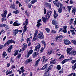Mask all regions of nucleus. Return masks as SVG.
<instances>
[{
	"instance_id": "1",
	"label": "nucleus",
	"mask_w": 76,
	"mask_h": 76,
	"mask_svg": "<svg viewBox=\"0 0 76 76\" xmlns=\"http://www.w3.org/2000/svg\"><path fill=\"white\" fill-rule=\"evenodd\" d=\"M37 37L41 39H43V38H44V35H43V33L42 32H40L37 35Z\"/></svg>"
},
{
	"instance_id": "2",
	"label": "nucleus",
	"mask_w": 76,
	"mask_h": 76,
	"mask_svg": "<svg viewBox=\"0 0 76 76\" xmlns=\"http://www.w3.org/2000/svg\"><path fill=\"white\" fill-rule=\"evenodd\" d=\"M10 43H14V44H15V42L12 39H11L10 40H8L7 42L5 43L4 45H7H7L8 46Z\"/></svg>"
},
{
	"instance_id": "3",
	"label": "nucleus",
	"mask_w": 76,
	"mask_h": 76,
	"mask_svg": "<svg viewBox=\"0 0 76 76\" xmlns=\"http://www.w3.org/2000/svg\"><path fill=\"white\" fill-rule=\"evenodd\" d=\"M51 13H52V12L50 11H49L48 12L47 15H46V19L47 20H48L49 19L50 17V16H51Z\"/></svg>"
},
{
	"instance_id": "4",
	"label": "nucleus",
	"mask_w": 76,
	"mask_h": 76,
	"mask_svg": "<svg viewBox=\"0 0 76 76\" xmlns=\"http://www.w3.org/2000/svg\"><path fill=\"white\" fill-rule=\"evenodd\" d=\"M64 44H65V45H69L71 44V42L68 39H66L64 41Z\"/></svg>"
},
{
	"instance_id": "5",
	"label": "nucleus",
	"mask_w": 76,
	"mask_h": 76,
	"mask_svg": "<svg viewBox=\"0 0 76 76\" xmlns=\"http://www.w3.org/2000/svg\"><path fill=\"white\" fill-rule=\"evenodd\" d=\"M27 48V45L26 43H24L23 45V48H22V51H23Z\"/></svg>"
},
{
	"instance_id": "6",
	"label": "nucleus",
	"mask_w": 76,
	"mask_h": 76,
	"mask_svg": "<svg viewBox=\"0 0 76 76\" xmlns=\"http://www.w3.org/2000/svg\"><path fill=\"white\" fill-rule=\"evenodd\" d=\"M40 47H41V45H40V43H39L38 45L35 47L34 51H37V49H39Z\"/></svg>"
},
{
	"instance_id": "7",
	"label": "nucleus",
	"mask_w": 76,
	"mask_h": 76,
	"mask_svg": "<svg viewBox=\"0 0 76 76\" xmlns=\"http://www.w3.org/2000/svg\"><path fill=\"white\" fill-rule=\"evenodd\" d=\"M7 10H5L3 14H1V16L2 17H3L4 18H6V16L7 15Z\"/></svg>"
},
{
	"instance_id": "8",
	"label": "nucleus",
	"mask_w": 76,
	"mask_h": 76,
	"mask_svg": "<svg viewBox=\"0 0 76 76\" xmlns=\"http://www.w3.org/2000/svg\"><path fill=\"white\" fill-rule=\"evenodd\" d=\"M32 53H33V50L32 49L29 51L26 56L27 57H29V56H30L31 54H32Z\"/></svg>"
},
{
	"instance_id": "9",
	"label": "nucleus",
	"mask_w": 76,
	"mask_h": 76,
	"mask_svg": "<svg viewBox=\"0 0 76 76\" xmlns=\"http://www.w3.org/2000/svg\"><path fill=\"white\" fill-rule=\"evenodd\" d=\"M32 59L31 58H29L28 59L26 60V61H25L26 64H28L30 62H32Z\"/></svg>"
},
{
	"instance_id": "10",
	"label": "nucleus",
	"mask_w": 76,
	"mask_h": 76,
	"mask_svg": "<svg viewBox=\"0 0 76 76\" xmlns=\"http://www.w3.org/2000/svg\"><path fill=\"white\" fill-rule=\"evenodd\" d=\"M19 30H18V29H16L13 31V33L14 34H15V35H17V34L19 32Z\"/></svg>"
},
{
	"instance_id": "11",
	"label": "nucleus",
	"mask_w": 76,
	"mask_h": 76,
	"mask_svg": "<svg viewBox=\"0 0 76 76\" xmlns=\"http://www.w3.org/2000/svg\"><path fill=\"white\" fill-rule=\"evenodd\" d=\"M40 60H41V58H39L38 60L36 62V64L34 65L35 67H36V66H38V63L39 62Z\"/></svg>"
},
{
	"instance_id": "12",
	"label": "nucleus",
	"mask_w": 76,
	"mask_h": 76,
	"mask_svg": "<svg viewBox=\"0 0 76 76\" xmlns=\"http://www.w3.org/2000/svg\"><path fill=\"white\" fill-rule=\"evenodd\" d=\"M72 50H73V48H68L66 50L67 54H69Z\"/></svg>"
},
{
	"instance_id": "13",
	"label": "nucleus",
	"mask_w": 76,
	"mask_h": 76,
	"mask_svg": "<svg viewBox=\"0 0 76 76\" xmlns=\"http://www.w3.org/2000/svg\"><path fill=\"white\" fill-rule=\"evenodd\" d=\"M54 18L55 19H56L57 17V16H58V14H57V13H56V11L55 10H54Z\"/></svg>"
},
{
	"instance_id": "14",
	"label": "nucleus",
	"mask_w": 76,
	"mask_h": 76,
	"mask_svg": "<svg viewBox=\"0 0 76 76\" xmlns=\"http://www.w3.org/2000/svg\"><path fill=\"white\" fill-rule=\"evenodd\" d=\"M20 57H21V54L20 53H18L17 55V56L16 58V60H19L20 58Z\"/></svg>"
},
{
	"instance_id": "15",
	"label": "nucleus",
	"mask_w": 76,
	"mask_h": 76,
	"mask_svg": "<svg viewBox=\"0 0 76 76\" xmlns=\"http://www.w3.org/2000/svg\"><path fill=\"white\" fill-rule=\"evenodd\" d=\"M20 25V23H18L17 22H15L13 24V26H19Z\"/></svg>"
},
{
	"instance_id": "16",
	"label": "nucleus",
	"mask_w": 76,
	"mask_h": 76,
	"mask_svg": "<svg viewBox=\"0 0 76 76\" xmlns=\"http://www.w3.org/2000/svg\"><path fill=\"white\" fill-rule=\"evenodd\" d=\"M48 72H49L46 71L44 73V76H50Z\"/></svg>"
},
{
	"instance_id": "17",
	"label": "nucleus",
	"mask_w": 76,
	"mask_h": 76,
	"mask_svg": "<svg viewBox=\"0 0 76 76\" xmlns=\"http://www.w3.org/2000/svg\"><path fill=\"white\" fill-rule=\"evenodd\" d=\"M67 26H64V29L63 31V32H64L65 34L67 32Z\"/></svg>"
},
{
	"instance_id": "18",
	"label": "nucleus",
	"mask_w": 76,
	"mask_h": 76,
	"mask_svg": "<svg viewBox=\"0 0 76 76\" xmlns=\"http://www.w3.org/2000/svg\"><path fill=\"white\" fill-rule=\"evenodd\" d=\"M13 52L14 53H15L14 54V56H16V55H17L19 53V50H15Z\"/></svg>"
},
{
	"instance_id": "19",
	"label": "nucleus",
	"mask_w": 76,
	"mask_h": 76,
	"mask_svg": "<svg viewBox=\"0 0 76 76\" xmlns=\"http://www.w3.org/2000/svg\"><path fill=\"white\" fill-rule=\"evenodd\" d=\"M48 64H45L42 68V70H44L45 69H47L48 68V66H47Z\"/></svg>"
},
{
	"instance_id": "20",
	"label": "nucleus",
	"mask_w": 76,
	"mask_h": 76,
	"mask_svg": "<svg viewBox=\"0 0 76 76\" xmlns=\"http://www.w3.org/2000/svg\"><path fill=\"white\" fill-rule=\"evenodd\" d=\"M76 8H74L72 10V13H74V15H75V13H76Z\"/></svg>"
},
{
	"instance_id": "21",
	"label": "nucleus",
	"mask_w": 76,
	"mask_h": 76,
	"mask_svg": "<svg viewBox=\"0 0 76 76\" xmlns=\"http://www.w3.org/2000/svg\"><path fill=\"white\" fill-rule=\"evenodd\" d=\"M71 42L74 45H76V40H72L71 41Z\"/></svg>"
},
{
	"instance_id": "22",
	"label": "nucleus",
	"mask_w": 76,
	"mask_h": 76,
	"mask_svg": "<svg viewBox=\"0 0 76 76\" xmlns=\"http://www.w3.org/2000/svg\"><path fill=\"white\" fill-rule=\"evenodd\" d=\"M73 7V6H68L67 7V8L68 9V11L69 12H70V10H71V8H72Z\"/></svg>"
},
{
	"instance_id": "23",
	"label": "nucleus",
	"mask_w": 76,
	"mask_h": 76,
	"mask_svg": "<svg viewBox=\"0 0 76 76\" xmlns=\"http://www.w3.org/2000/svg\"><path fill=\"white\" fill-rule=\"evenodd\" d=\"M50 63V64L53 63V64H56V59H54L53 61H51Z\"/></svg>"
},
{
	"instance_id": "24",
	"label": "nucleus",
	"mask_w": 76,
	"mask_h": 76,
	"mask_svg": "<svg viewBox=\"0 0 76 76\" xmlns=\"http://www.w3.org/2000/svg\"><path fill=\"white\" fill-rule=\"evenodd\" d=\"M7 56V54L5 52H4L3 53V54H2V58H4V57H5Z\"/></svg>"
},
{
	"instance_id": "25",
	"label": "nucleus",
	"mask_w": 76,
	"mask_h": 76,
	"mask_svg": "<svg viewBox=\"0 0 76 76\" xmlns=\"http://www.w3.org/2000/svg\"><path fill=\"white\" fill-rule=\"evenodd\" d=\"M52 23L53 25H56L57 24V22L54 20H52Z\"/></svg>"
},
{
	"instance_id": "26",
	"label": "nucleus",
	"mask_w": 76,
	"mask_h": 76,
	"mask_svg": "<svg viewBox=\"0 0 76 76\" xmlns=\"http://www.w3.org/2000/svg\"><path fill=\"white\" fill-rule=\"evenodd\" d=\"M52 68H53V66L50 65L49 66L48 69L47 70V71H48V72H49V71H50V70Z\"/></svg>"
},
{
	"instance_id": "27",
	"label": "nucleus",
	"mask_w": 76,
	"mask_h": 76,
	"mask_svg": "<svg viewBox=\"0 0 76 76\" xmlns=\"http://www.w3.org/2000/svg\"><path fill=\"white\" fill-rule=\"evenodd\" d=\"M36 2H37V0H32L31 2V4H34V3H35Z\"/></svg>"
},
{
	"instance_id": "28",
	"label": "nucleus",
	"mask_w": 76,
	"mask_h": 76,
	"mask_svg": "<svg viewBox=\"0 0 76 76\" xmlns=\"http://www.w3.org/2000/svg\"><path fill=\"white\" fill-rule=\"evenodd\" d=\"M41 42L42 44H44V48H45V47L46 46V44H45V42L44 40H43Z\"/></svg>"
},
{
	"instance_id": "29",
	"label": "nucleus",
	"mask_w": 76,
	"mask_h": 76,
	"mask_svg": "<svg viewBox=\"0 0 76 76\" xmlns=\"http://www.w3.org/2000/svg\"><path fill=\"white\" fill-rule=\"evenodd\" d=\"M64 58V56L63 55H62L60 57L58 58L59 60H62L63 58Z\"/></svg>"
},
{
	"instance_id": "30",
	"label": "nucleus",
	"mask_w": 76,
	"mask_h": 76,
	"mask_svg": "<svg viewBox=\"0 0 76 76\" xmlns=\"http://www.w3.org/2000/svg\"><path fill=\"white\" fill-rule=\"evenodd\" d=\"M37 52H34L33 53V54L32 55V56H33L34 58H35V57H37V55L36 54Z\"/></svg>"
},
{
	"instance_id": "31",
	"label": "nucleus",
	"mask_w": 76,
	"mask_h": 76,
	"mask_svg": "<svg viewBox=\"0 0 76 76\" xmlns=\"http://www.w3.org/2000/svg\"><path fill=\"white\" fill-rule=\"evenodd\" d=\"M61 3H57L56 4V6L58 7H59V6H61Z\"/></svg>"
},
{
	"instance_id": "32",
	"label": "nucleus",
	"mask_w": 76,
	"mask_h": 76,
	"mask_svg": "<svg viewBox=\"0 0 76 76\" xmlns=\"http://www.w3.org/2000/svg\"><path fill=\"white\" fill-rule=\"evenodd\" d=\"M24 66H22L20 68V69L22 71V73H23L24 72H25V70L23 69H24Z\"/></svg>"
},
{
	"instance_id": "33",
	"label": "nucleus",
	"mask_w": 76,
	"mask_h": 76,
	"mask_svg": "<svg viewBox=\"0 0 76 76\" xmlns=\"http://www.w3.org/2000/svg\"><path fill=\"white\" fill-rule=\"evenodd\" d=\"M68 61V59H66L64 60H63L62 61V64H64L65 63V62H66L67 61Z\"/></svg>"
},
{
	"instance_id": "34",
	"label": "nucleus",
	"mask_w": 76,
	"mask_h": 76,
	"mask_svg": "<svg viewBox=\"0 0 76 76\" xmlns=\"http://www.w3.org/2000/svg\"><path fill=\"white\" fill-rule=\"evenodd\" d=\"M46 18H45V17H43L42 18V20H43V21L44 22H46Z\"/></svg>"
},
{
	"instance_id": "35",
	"label": "nucleus",
	"mask_w": 76,
	"mask_h": 76,
	"mask_svg": "<svg viewBox=\"0 0 76 76\" xmlns=\"http://www.w3.org/2000/svg\"><path fill=\"white\" fill-rule=\"evenodd\" d=\"M70 31L72 32V35H75V34H76V33L75 32V31L73 30H70Z\"/></svg>"
},
{
	"instance_id": "36",
	"label": "nucleus",
	"mask_w": 76,
	"mask_h": 76,
	"mask_svg": "<svg viewBox=\"0 0 76 76\" xmlns=\"http://www.w3.org/2000/svg\"><path fill=\"white\" fill-rule=\"evenodd\" d=\"M13 13H15V14H16L17 13H19V10H16V11H13Z\"/></svg>"
},
{
	"instance_id": "37",
	"label": "nucleus",
	"mask_w": 76,
	"mask_h": 76,
	"mask_svg": "<svg viewBox=\"0 0 76 76\" xmlns=\"http://www.w3.org/2000/svg\"><path fill=\"white\" fill-rule=\"evenodd\" d=\"M72 69L75 70L76 68V63H75L74 66H72Z\"/></svg>"
},
{
	"instance_id": "38",
	"label": "nucleus",
	"mask_w": 76,
	"mask_h": 76,
	"mask_svg": "<svg viewBox=\"0 0 76 76\" xmlns=\"http://www.w3.org/2000/svg\"><path fill=\"white\" fill-rule=\"evenodd\" d=\"M57 69L58 70H60V69H61V66L60 65H58L57 66Z\"/></svg>"
},
{
	"instance_id": "39",
	"label": "nucleus",
	"mask_w": 76,
	"mask_h": 76,
	"mask_svg": "<svg viewBox=\"0 0 76 76\" xmlns=\"http://www.w3.org/2000/svg\"><path fill=\"white\" fill-rule=\"evenodd\" d=\"M58 12L60 13L62 12V9L61 7H60L58 9Z\"/></svg>"
},
{
	"instance_id": "40",
	"label": "nucleus",
	"mask_w": 76,
	"mask_h": 76,
	"mask_svg": "<svg viewBox=\"0 0 76 76\" xmlns=\"http://www.w3.org/2000/svg\"><path fill=\"white\" fill-rule=\"evenodd\" d=\"M41 25H42V24H41V23H37L36 26H37V27L38 28H39V26H41Z\"/></svg>"
},
{
	"instance_id": "41",
	"label": "nucleus",
	"mask_w": 76,
	"mask_h": 76,
	"mask_svg": "<svg viewBox=\"0 0 76 76\" xmlns=\"http://www.w3.org/2000/svg\"><path fill=\"white\" fill-rule=\"evenodd\" d=\"M10 8H12V9H15V5H11Z\"/></svg>"
},
{
	"instance_id": "42",
	"label": "nucleus",
	"mask_w": 76,
	"mask_h": 76,
	"mask_svg": "<svg viewBox=\"0 0 76 76\" xmlns=\"http://www.w3.org/2000/svg\"><path fill=\"white\" fill-rule=\"evenodd\" d=\"M61 8H62L63 9H65L66 8L63 6V4H61L60 6Z\"/></svg>"
},
{
	"instance_id": "43",
	"label": "nucleus",
	"mask_w": 76,
	"mask_h": 76,
	"mask_svg": "<svg viewBox=\"0 0 76 76\" xmlns=\"http://www.w3.org/2000/svg\"><path fill=\"white\" fill-rule=\"evenodd\" d=\"M52 52H53V50H50V51H49L48 52L47 54H48L49 55H50L52 53Z\"/></svg>"
},
{
	"instance_id": "44",
	"label": "nucleus",
	"mask_w": 76,
	"mask_h": 76,
	"mask_svg": "<svg viewBox=\"0 0 76 76\" xmlns=\"http://www.w3.org/2000/svg\"><path fill=\"white\" fill-rule=\"evenodd\" d=\"M38 31L37 30L36 31L34 34V37H36L37 35V34H38Z\"/></svg>"
},
{
	"instance_id": "45",
	"label": "nucleus",
	"mask_w": 76,
	"mask_h": 76,
	"mask_svg": "<svg viewBox=\"0 0 76 76\" xmlns=\"http://www.w3.org/2000/svg\"><path fill=\"white\" fill-rule=\"evenodd\" d=\"M63 68H62L61 70L59 72V74H61V73H63Z\"/></svg>"
},
{
	"instance_id": "46",
	"label": "nucleus",
	"mask_w": 76,
	"mask_h": 76,
	"mask_svg": "<svg viewBox=\"0 0 76 76\" xmlns=\"http://www.w3.org/2000/svg\"><path fill=\"white\" fill-rule=\"evenodd\" d=\"M23 41H24V39H23V37L22 36L21 37L20 41L21 42H22Z\"/></svg>"
},
{
	"instance_id": "47",
	"label": "nucleus",
	"mask_w": 76,
	"mask_h": 76,
	"mask_svg": "<svg viewBox=\"0 0 76 76\" xmlns=\"http://www.w3.org/2000/svg\"><path fill=\"white\" fill-rule=\"evenodd\" d=\"M24 31H26L27 28H26V25H25L24 26Z\"/></svg>"
},
{
	"instance_id": "48",
	"label": "nucleus",
	"mask_w": 76,
	"mask_h": 76,
	"mask_svg": "<svg viewBox=\"0 0 76 76\" xmlns=\"http://www.w3.org/2000/svg\"><path fill=\"white\" fill-rule=\"evenodd\" d=\"M44 48H44H44H41L40 50V53H42V52H43V51H44Z\"/></svg>"
},
{
	"instance_id": "49",
	"label": "nucleus",
	"mask_w": 76,
	"mask_h": 76,
	"mask_svg": "<svg viewBox=\"0 0 76 76\" xmlns=\"http://www.w3.org/2000/svg\"><path fill=\"white\" fill-rule=\"evenodd\" d=\"M26 25H28V19H26L25 21Z\"/></svg>"
},
{
	"instance_id": "50",
	"label": "nucleus",
	"mask_w": 76,
	"mask_h": 76,
	"mask_svg": "<svg viewBox=\"0 0 76 76\" xmlns=\"http://www.w3.org/2000/svg\"><path fill=\"white\" fill-rule=\"evenodd\" d=\"M37 38H36V36H34L33 37V41H36L37 39Z\"/></svg>"
},
{
	"instance_id": "51",
	"label": "nucleus",
	"mask_w": 76,
	"mask_h": 76,
	"mask_svg": "<svg viewBox=\"0 0 76 76\" xmlns=\"http://www.w3.org/2000/svg\"><path fill=\"white\" fill-rule=\"evenodd\" d=\"M45 30H46L47 32H50V29L48 28H45Z\"/></svg>"
},
{
	"instance_id": "52",
	"label": "nucleus",
	"mask_w": 76,
	"mask_h": 76,
	"mask_svg": "<svg viewBox=\"0 0 76 76\" xmlns=\"http://www.w3.org/2000/svg\"><path fill=\"white\" fill-rule=\"evenodd\" d=\"M52 32L53 34H56V33H57V32L54 30H52Z\"/></svg>"
},
{
	"instance_id": "53",
	"label": "nucleus",
	"mask_w": 76,
	"mask_h": 76,
	"mask_svg": "<svg viewBox=\"0 0 76 76\" xmlns=\"http://www.w3.org/2000/svg\"><path fill=\"white\" fill-rule=\"evenodd\" d=\"M42 58L43 59V63H44V61H45V58H46V57H45V56H44L43 57H42Z\"/></svg>"
},
{
	"instance_id": "54",
	"label": "nucleus",
	"mask_w": 76,
	"mask_h": 76,
	"mask_svg": "<svg viewBox=\"0 0 76 76\" xmlns=\"http://www.w3.org/2000/svg\"><path fill=\"white\" fill-rule=\"evenodd\" d=\"M43 10L44 11V15H45L46 14V9H45V8H44Z\"/></svg>"
},
{
	"instance_id": "55",
	"label": "nucleus",
	"mask_w": 76,
	"mask_h": 76,
	"mask_svg": "<svg viewBox=\"0 0 76 76\" xmlns=\"http://www.w3.org/2000/svg\"><path fill=\"white\" fill-rule=\"evenodd\" d=\"M76 63V60H72L71 63L73 64V63Z\"/></svg>"
},
{
	"instance_id": "56",
	"label": "nucleus",
	"mask_w": 76,
	"mask_h": 76,
	"mask_svg": "<svg viewBox=\"0 0 76 76\" xmlns=\"http://www.w3.org/2000/svg\"><path fill=\"white\" fill-rule=\"evenodd\" d=\"M12 48H13V45H12L10 46L8 49H10V50H12Z\"/></svg>"
},
{
	"instance_id": "57",
	"label": "nucleus",
	"mask_w": 76,
	"mask_h": 76,
	"mask_svg": "<svg viewBox=\"0 0 76 76\" xmlns=\"http://www.w3.org/2000/svg\"><path fill=\"white\" fill-rule=\"evenodd\" d=\"M74 2L72 0H70L69 1V4H73Z\"/></svg>"
},
{
	"instance_id": "58",
	"label": "nucleus",
	"mask_w": 76,
	"mask_h": 76,
	"mask_svg": "<svg viewBox=\"0 0 76 76\" xmlns=\"http://www.w3.org/2000/svg\"><path fill=\"white\" fill-rule=\"evenodd\" d=\"M68 54H69L70 56H72V55H73V51H71L70 53Z\"/></svg>"
},
{
	"instance_id": "59",
	"label": "nucleus",
	"mask_w": 76,
	"mask_h": 76,
	"mask_svg": "<svg viewBox=\"0 0 76 76\" xmlns=\"http://www.w3.org/2000/svg\"><path fill=\"white\" fill-rule=\"evenodd\" d=\"M58 38L60 39L61 38H63V37L62 35H60L59 36H57Z\"/></svg>"
},
{
	"instance_id": "60",
	"label": "nucleus",
	"mask_w": 76,
	"mask_h": 76,
	"mask_svg": "<svg viewBox=\"0 0 76 76\" xmlns=\"http://www.w3.org/2000/svg\"><path fill=\"white\" fill-rule=\"evenodd\" d=\"M59 38L57 36L56 37V38H55V41H58V39Z\"/></svg>"
},
{
	"instance_id": "61",
	"label": "nucleus",
	"mask_w": 76,
	"mask_h": 76,
	"mask_svg": "<svg viewBox=\"0 0 76 76\" xmlns=\"http://www.w3.org/2000/svg\"><path fill=\"white\" fill-rule=\"evenodd\" d=\"M48 7H49V9H50L51 8V5L50 4L49 5V6H48Z\"/></svg>"
},
{
	"instance_id": "62",
	"label": "nucleus",
	"mask_w": 76,
	"mask_h": 76,
	"mask_svg": "<svg viewBox=\"0 0 76 76\" xmlns=\"http://www.w3.org/2000/svg\"><path fill=\"white\" fill-rule=\"evenodd\" d=\"M45 4L47 7H48L49 4L48 3H46Z\"/></svg>"
},
{
	"instance_id": "63",
	"label": "nucleus",
	"mask_w": 76,
	"mask_h": 76,
	"mask_svg": "<svg viewBox=\"0 0 76 76\" xmlns=\"http://www.w3.org/2000/svg\"><path fill=\"white\" fill-rule=\"evenodd\" d=\"M73 55H76V51H74L73 52Z\"/></svg>"
},
{
	"instance_id": "64",
	"label": "nucleus",
	"mask_w": 76,
	"mask_h": 76,
	"mask_svg": "<svg viewBox=\"0 0 76 76\" xmlns=\"http://www.w3.org/2000/svg\"><path fill=\"white\" fill-rule=\"evenodd\" d=\"M28 6V8H31V6H32V4H29Z\"/></svg>"
}]
</instances>
